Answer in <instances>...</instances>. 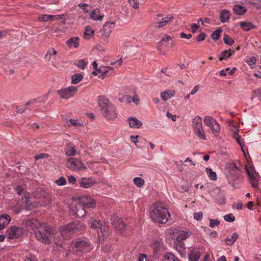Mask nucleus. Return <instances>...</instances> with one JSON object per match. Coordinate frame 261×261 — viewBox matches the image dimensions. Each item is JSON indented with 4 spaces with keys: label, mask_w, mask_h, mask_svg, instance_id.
Returning a JSON list of instances; mask_svg holds the SVG:
<instances>
[{
    "label": "nucleus",
    "mask_w": 261,
    "mask_h": 261,
    "mask_svg": "<svg viewBox=\"0 0 261 261\" xmlns=\"http://www.w3.org/2000/svg\"><path fill=\"white\" fill-rule=\"evenodd\" d=\"M205 34L203 33H200V34H199L197 38H196V40L198 42H200V41H203L205 38Z\"/></svg>",
    "instance_id": "60"
},
{
    "label": "nucleus",
    "mask_w": 261,
    "mask_h": 261,
    "mask_svg": "<svg viewBox=\"0 0 261 261\" xmlns=\"http://www.w3.org/2000/svg\"><path fill=\"white\" fill-rule=\"evenodd\" d=\"M246 171L249 177L257 175L254 168L252 166L247 167Z\"/></svg>",
    "instance_id": "47"
},
{
    "label": "nucleus",
    "mask_w": 261,
    "mask_h": 261,
    "mask_svg": "<svg viewBox=\"0 0 261 261\" xmlns=\"http://www.w3.org/2000/svg\"><path fill=\"white\" fill-rule=\"evenodd\" d=\"M97 184V180L93 176L83 177L79 180V187L83 189L90 188Z\"/></svg>",
    "instance_id": "12"
},
{
    "label": "nucleus",
    "mask_w": 261,
    "mask_h": 261,
    "mask_svg": "<svg viewBox=\"0 0 261 261\" xmlns=\"http://www.w3.org/2000/svg\"><path fill=\"white\" fill-rule=\"evenodd\" d=\"M38 19L40 21H43V22L47 21L49 20V15L48 14H44V15H41L38 17Z\"/></svg>",
    "instance_id": "59"
},
{
    "label": "nucleus",
    "mask_w": 261,
    "mask_h": 261,
    "mask_svg": "<svg viewBox=\"0 0 261 261\" xmlns=\"http://www.w3.org/2000/svg\"><path fill=\"white\" fill-rule=\"evenodd\" d=\"M239 235L237 233H233L230 238L226 239L225 242L227 245H231L238 239Z\"/></svg>",
    "instance_id": "39"
},
{
    "label": "nucleus",
    "mask_w": 261,
    "mask_h": 261,
    "mask_svg": "<svg viewBox=\"0 0 261 261\" xmlns=\"http://www.w3.org/2000/svg\"><path fill=\"white\" fill-rule=\"evenodd\" d=\"M78 202L85 208H94L96 206V201L90 195L85 194L79 196L77 198Z\"/></svg>",
    "instance_id": "10"
},
{
    "label": "nucleus",
    "mask_w": 261,
    "mask_h": 261,
    "mask_svg": "<svg viewBox=\"0 0 261 261\" xmlns=\"http://www.w3.org/2000/svg\"><path fill=\"white\" fill-rule=\"evenodd\" d=\"M123 62L122 58L121 57L119 60L115 62H112L110 63V65L114 66L115 67H119L121 65Z\"/></svg>",
    "instance_id": "55"
},
{
    "label": "nucleus",
    "mask_w": 261,
    "mask_h": 261,
    "mask_svg": "<svg viewBox=\"0 0 261 261\" xmlns=\"http://www.w3.org/2000/svg\"><path fill=\"white\" fill-rule=\"evenodd\" d=\"M169 236L173 242H182L190 237L188 231L180 230L175 228H171L169 230Z\"/></svg>",
    "instance_id": "7"
},
{
    "label": "nucleus",
    "mask_w": 261,
    "mask_h": 261,
    "mask_svg": "<svg viewBox=\"0 0 261 261\" xmlns=\"http://www.w3.org/2000/svg\"><path fill=\"white\" fill-rule=\"evenodd\" d=\"M94 31L90 27H86L84 33V38L85 39L89 40L94 35Z\"/></svg>",
    "instance_id": "30"
},
{
    "label": "nucleus",
    "mask_w": 261,
    "mask_h": 261,
    "mask_svg": "<svg viewBox=\"0 0 261 261\" xmlns=\"http://www.w3.org/2000/svg\"><path fill=\"white\" fill-rule=\"evenodd\" d=\"M83 76L80 73H76L71 76V83L72 84H77L79 83L83 79Z\"/></svg>",
    "instance_id": "35"
},
{
    "label": "nucleus",
    "mask_w": 261,
    "mask_h": 261,
    "mask_svg": "<svg viewBox=\"0 0 261 261\" xmlns=\"http://www.w3.org/2000/svg\"><path fill=\"white\" fill-rule=\"evenodd\" d=\"M97 102L102 116L107 120L114 121L117 118V109L108 98L99 96L97 98Z\"/></svg>",
    "instance_id": "2"
},
{
    "label": "nucleus",
    "mask_w": 261,
    "mask_h": 261,
    "mask_svg": "<svg viewBox=\"0 0 261 261\" xmlns=\"http://www.w3.org/2000/svg\"><path fill=\"white\" fill-rule=\"evenodd\" d=\"M11 217L7 214H2L0 216V231L3 230L10 222Z\"/></svg>",
    "instance_id": "18"
},
{
    "label": "nucleus",
    "mask_w": 261,
    "mask_h": 261,
    "mask_svg": "<svg viewBox=\"0 0 261 261\" xmlns=\"http://www.w3.org/2000/svg\"><path fill=\"white\" fill-rule=\"evenodd\" d=\"M90 17L91 19L95 21L101 20L103 15L100 13L99 9H95L91 12Z\"/></svg>",
    "instance_id": "22"
},
{
    "label": "nucleus",
    "mask_w": 261,
    "mask_h": 261,
    "mask_svg": "<svg viewBox=\"0 0 261 261\" xmlns=\"http://www.w3.org/2000/svg\"><path fill=\"white\" fill-rule=\"evenodd\" d=\"M71 248L73 252L77 256H81L92 249L89 243L83 240L72 241L71 244Z\"/></svg>",
    "instance_id": "4"
},
{
    "label": "nucleus",
    "mask_w": 261,
    "mask_h": 261,
    "mask_svg": "<svg viewBox=\"0 0 261 261\" xmlns=\"http://www.w3.org/2000/svg\"><path fill=\"white\" fill-rule=\"evenodd\" d=\"M70 210L77 217H82L86 214L84 207L78 202L77 199L71 204Z\"/></svg>",
    "instance_id": "13"
},
{
    "label": "nucleus",
    "mask_w": 261,
    "mask_h": 261,
    "mask_svg": "<svg viewBox=\"0 0 261 261\" xmlns=\"http://www.w3.org/2000/svg\"><path fill=\"white\" fill-rule=\"evenodd\" d=\"M129 126L132 128H139L142 125V122L135 117H129L127 119Z\"/></svg>",
    "instance_id": "17"
},
{
    "label": "nucleus",
    "mask_w": 261,
    "mask_h": 261,
    "mask_svg": "<svg viewBox=\"0 0 261 261\" xmlns=\"http://www.w3.org/2000/svg\"><path fill=\"white\" fill-rule=\"evenodd\" d=\"M111 25H114V22H107L103 26V29L100 31L101 34V39L102 40L104 43H108L109 42V39L111 34V31H106V27L108 26L111 27Z\"/></svg>",
    "instance_id": "16"
},
{
    "label": "nucleus",
    "mask_w": 261,
    "mask_h": 261,
    "mask_svg": "<svg viewBox=\"0 0 261 261\" xmlns=\"http://www.w3.org/2000/svg\"><path fill=\"white\" fill-rule=\"evenodd\" d=\"M171 217L168 209L161 203H155L150 211L151 219L159 223L165 224Z\"/></svg>",
    "instance_id": "3"
},
{
    "label": "nucleus",
    "mask_w": 261,
    "mask_h": 261,
    "mask_svg": "<svg viewBox=\"0 0 261 261\" xmlns=\"http://www.w3.org/2000/svg\"><path fill=\"white\" fill-rule=\"evenodd\" d=\"M15 190L17 194L20 197V199L25 204V208L27 210H31L33 207H37L39 203L36 202H31L30 194L23 188L20 186H17Z\"/></svg>",
    "instance_id": "5"
},
{
    "label": "nucleus",
    "mask_w": 261,
    "mask_h": 261,
    "mask_svg": "<svg viewBox=\"0 0 261 261\" xmlns=\"http://www.w3.org/2000/svg\"><path fill=\"white\" fill-rule=\"evenodd\" d=\"M175 95V91L173 90H168L161 93V98L165 101L168 100Z\"/></svg>",
    "instance_id": "25"
},
{
    "label": "nucleus",
    "mask_w": 261,
    "mask_h": 261,
    "mask_svg": "<svg viewBox=\"0 0 261 261\" xmlns=\"http://www.w3.org/2000/svg\"><path fill=\"white\" fill-rule=\"evenodd\" d=\"M67 167L70 170L74 171H81L85 170L87 167L82 161L77 158H71L67 160Z\"/></svg>",
    "instance_id": "8"
},
{
    "label": "nucleus",
    "mask_w": 261,
    "mask_h": 261,
    "mask_svg": "<svg viewBox=\"0 0 261 261\" xmlns=\"http://www.w3.org/2000/svg\"><path fill=\"white\" fill-rule=\"evenodd\" d=\"M85 228L83 223L74 222L60 228V233L56 232L50 226L44 224L34 234L39 241L45 244H49L51 238H54L55 243L61 244L62 238L65 239L68 238L71 233H78Z\"/></svg>",
    "instance_id": "1"
},
{
    "label": "nucleus",
    "mask_w": 261,
    "mask_h": 261,
    "mask_svg": "<svg viewBox=\"0 0 261 261\" xmlns=\"http://www.w3.org/2000/svg\"><path fill=\"white\" fill-rule=\"evenodd\" d=\"M25 261H36L35 256L32 254H29L25 259Z\"/></svg>",
    "instance_id": "64"
},
{
    "label": "nucleus",
    "mask_w": 261,
    "mask_h": 261,
    "mask_svg": "<svg viewBox=\"0 0 261 261\" xmlns=\"http://www.w3.org/2000/svg\"><path fill=\"white\" fill-rule=\"evenodd\" d=\"M66 43L70 48H77L79 45V39L78 37L70 38L67 41Z\"/></svg>",
    "instance_id": "29"
},
{
    "label": "nucleus",
    "mask_w": 261,
    "mask_h": 261,
    "mask_svg": "<svg viewBox=\"0 0 261 261\" xmlns=\"http://www.w3.org/2000/svg\"><path fill=\"white\" fill-rule=\"evenodd\" d=\"M192 125L193 130L203 126L201 118L199 116H195L192 119Z\"/></svg>",
    "instance_id": "23"
},
{
    "label": "nucleus",
    "mask_w": 261,
    "mask_h": 261,
    "mask_svg": "<svg viewBox=\"0 0 261 261\" xmlns=\"http://www.w3.org/2000/svg\"><path fill=\"white\" fill-rule=\"evenodd\" d=\"M220 224V222L217 219H210L209 226L211 228H214L215 226H218Z\"/></svg>",
    "instance_id": "52"
},
{
    "label": "nucleus",
    "mask_w": 261,
    "mask_h": 261,
    "mask_svg": "<svg viewBox=\"0 0 261 261\" xmlns=\"http://www.w3.org/2000/svg\"><path fill=\"white\" fill-rule=\"evenodd\" d=\"M101 74L99 75V77L104 79L106 76L110 75L114 72V68L110 66H101L100 69Z\"/></svg>",
    "instance_id": "20"
},
{
    "label": "nucleus",
    "mask_w": 261,
    "mask_h": 261,
    "mask_svg": "<svg viewBox=\"0 0 261 261\" xmlns=\"http://www.w3.org/2000/svg\"><path fill=\"white\" fill-rule=\"evenodd\" d=\"M56 183L58 186H64L66 184V179L64 177H60L56 181Z\"/></svg>",
    "instance_id": "54"
},
{
    "label": "nucleus",
    "mask_w": 261,
    "mask_h": 261,
    "mask_svg": "<svg viewBox=\"0 0 261 261\" xmlns=\"http://www.w3.org/2000/svg\"><path fill=\"white\" fill-rule=\"evenodd\" d=\"M254 96L257 97L260 101H261V89H257L254 90Z\"/></svg>",
    "instance_id": "61"
},
{
    "label": "nucleus",
    "mask_w": 261,
    "mask_h": 261,
    "mask_svg": "<svg viewBox=\"0 0 261 261\" xmlns=\"http://www.w3.org/2000/svg\"><path fill=\"white\" fill-rule=\"evenodd\" d=\"M230 18V13L228 10H223L220 13V20L223 23L227 22Z\"/></svg>",
    "instance_id": "32"
},
{
    "label": "nucleus",
    "mask_w": 261,
    "mask_h": 261,
    "mask_svg": "<svg viewBox=\"0 0 261 261\" xmlns=\"http://www.w3.org/2000/svg\"><path fill=\"white\" fill-rule=\"evenodd\" d=\"M224 219L227 222H231L234 221L235 217L232 214H229L225 215Z\"/></svg>",
    "instance_id": "51"
},
{
    "label": "nucleus",
    "mask_w": 261,
    "mask_h": 261,
    "mask_svg": "<svg viewBox=\"0 0 261 261\" xmlns=\"http://www.w3.org/2000/svg\"><path fill=\"white\" fill-rule=\"evenodd\" d=\"M193 133L199 139L202 140H206L205 133L203 129V126L193 130Z\"/></svg>",
    "instance_id": "24"
},
{
    "label": "nucleus",
    "mask_w": 261,
    "mask_h": 261,
    "mask_svg": "<svg viewBox=\"0 0 261 261\" xmlns=\"http://www.w3.org/2000/svg\"><path fill=\"white\" fill-rule=\"evenodd\" d=\"M44 224L34 219L27 220L25 222V225L27 226L28 229L33 231L34 234Z\"/></svg>",
    "instance_id": "15"
},
{
    "label": "nucleus",
    "mask_w": 261,
    "mask_h": 261,
    "mask_svg": "<svg viewBox=\"0 0 261 261\" xmlns=\"http://www.w3.org/2000/svg\"><path fill=\"white\" fill-rule=\"evenodd\" d=\"M130 5L134 9H137L139 7V0H128Z\"/></svg>",
    "instance_id": "49"
},
{
    "label": "nucleus",
    "mask_w": 261,
    "mask_h": 261,
    "mask_svg": "<svg viewBox=\"0 0 261 261\" xmlns=\"http://www.w3.org/2000/svg\"><path fill=\"white\" fill-rule=\"evenodd\" d=\"M222 32V30L220 29L216 30L212 34V38L215 41H217L219 39Z\"/></svg>",
    "instance_id": "42"
},
{
    "label": "nucleus",
    "mask_w": 261,
    "mask_h": 261,
    "mask_svg": "<svg viewBox=\"0 0 261 261\" xmlns=\"http://www.w3.org/2000/svg\"><path fill=\"white\" fill-rule=\"evenodd\" d=\"M203 122L205 125L211 128L212 133L215 137H218L220 135V125L215 119L210 116H205L203 118Z\"/></svg>",
    "instance_id": "6"
},
{
    "label": "nucleus",
    "mask_w": 261,
    "mask_h": 261,
    "mask_svg": "<svg viewBox=\"0 0 261 261\" xmlns=\"http://www.w3.org/2000/svg\"><path fill=\"white\" fill-rule=\"evenodd\" d=\"M162 244L163 242L161 241V240H157L153 241L151 246L154 252H158L160 250Z\"/></svg>",
    "instance_id": "37"
},
{
    "label": "nucleus",
    "mask_w": 261,
    "mask_h": 261,
    "mask_svg": "<svg viewBox=\"0 0 261 261\" xmlns=\"http://www.w3.org/2000/svg\"><path fill=\"white\" fill-rule=\"evenodd\" d=\"M199 28V26L196 23H193L191 24V31L193 33H195Z\"/></svg>",
    "instance_id": "62"
},
{
    "label": "nucleus",
    "mask_w": 261,
    "mask_h": 261,
    "mask_svg": "<svg viewBox=\"0 0 261 261\" xmlns=\"http://www.w3.org/2000/svg\"><path fill=\"white\" fill-rule=\"evenodd\" d=\"M250 182L253 188L256 189L258 185V178L257 175L249 177Z\"/></svg>",
    "instance_id": "40"
},
{
    "label": "nucleus",
    "mask_w": 261,
    "mask_h": 261,
    "mask_svg": "<svg viewBox=\"0 0 261 261\" xmlns=\"http://www.w3.org/2000/svg\"><path fill=\"white\" fill-rule=\"evenodd\" d=\"M134 102L136 105H138L140 103V99L138 97V96L136 95H134L133 97H132L131 101Z\"/></svg>",
    "instance_id": "63"
},
{
    "label": "nucleus",
    "mask_w": 261,
    "mask_h": 261,
    "mask_svg": "<svg viewBox=\"0 0 261 261\" xmlns=\"http://www.w3.org/2000/svg\"><path fill=\"white\" fill-rule=\"evenodd\" d=\"M117 222L118 223V225L115 223H114V225L116 228H117L118 229L121 230L124 227V224L123 223L122 219H118Z\"/></svg>",
    "instance_id": "53"
},
{
    "label": "nucleus",
    "mask_w": 261,
    "mask_h": 261,
    "mask_svg": "<svg viewBox=\"0 0 261 261\" xmlns=\"http://www.w3.org/2000/svg\"><path fill=\"white\" fill-rule=\"evenodd\" d=\"M66 15L64 14L62 15H49V20H55L59 19H65Z\"/></svg>",
    "instance_id": "48"
},
{
    "label": "nucleus",
    "mask_w": 261,
    "mask_h": 261,
    "mask_svg": "<svg viewBox=\"0 0 261 261\" xmlns=\"http://www.w3.org/2000/svg\"><path fill=\"white\" fill-rule=\"evenodd\" d=\"M200 257V254L199 252L192 250L191 251L190 255H189V259L191 261H198Z\"/></svg>",
    "instance_id": "36"
},
{
    "label": "nucleus",
    "mask_w": 261,
    "mask_h": 261,
    "mask_svg": "<svg viewBox=\"0 0 261 261\" xmlns=\"http://www.w3.org/2000/svg\"><path fill=\"white\" fill-rule=\"evenodd\" d=\"M223 41L226 44L228 45H232L234 42L233 39L229 37L227 34H225L223 38Z\"/></svg>",
    "instance_id": "46"
},
{
    "label": "nucleus",
    "mask_w": 261,
    "mask_h": 261,
    "mask_svg": "<svg viewBox=\"0 0 261 261\" xmlns=\"http://www.w3.org/2000/svg\"><path fill=\"white\" fill-rule=\"evenodd\" d=\"M240 25L244 31H248L255 28V27L250 22H241Z\"/></svg>",
    "instance_id": "34"
},
{
    "label": "nucleus",
    "mask_w": 261,
    "mask_h": 261,
    "mask_svg": "<svg viewBox=\"0 0 261 261\" xmlns=\"http://www.w3.org/2000/svg\"><path fill=\"white\" fill-rule=\"evenodd\" d=\"M57 54V51L54 48H51L47 51L45 55V58L49 61H52L55 59L54 56Z\"/></svg>",
    "instance_id": "33"
},
{
    "label": "nucleus",
    "mask_w": 261,
    "mask_h": 261,
    "mask_svg": "<svg viewBox=\"0 0 261 261\" xmlns=\"http://www.w3.org/2000/svg\"><path fill=\"white\" fill-rule=\"evenodd\" d=\"M132 97L129 95H124L122 97L119 99V101L123 102L126 105L130 104L131 102Z\"/></svg>",
    "instance_id": "45"
},
{
    "label": "nucleus",
    "mask_w": 261,
    "mask_h": 261,
    "mask_svg": "<svg viewBox=\"0 0 261 261\" xmlns=\"http://www.w3.org/2000/svg\"><path fill=\"white\" fill-rule=\"evenodd\" d=\"M233 10L234 13L237 15H243L247 11L246 8L241 5H235L233 8Z\"/></svg>",
    "instance_id": "31"
},
{
    "label": "nucleus",
    "mask_w": 261,
    "mask_h": 261,
    "mask_svg": "<svg viewBox=\"0 0 261 261\" xmlns=\"http://www.w3.org/2000/svg\"><path fill=\"white\" fill-rule=\"evenodd\" d=\"M77 92V88L70 86L57 91V93L62 99H67L74 96Z\"/></svg>",
    "instance_id": "9"
},
{
    "label": "nucleus",
    "mask_w": 261,
    "mask_h": 261,
    "mask_svg": "<svg viewBox=\"0 0 261 261\" xmlns=\"http://www.w3.org/2000/svg\"><path fill=\"white\" fill-rule=\"evenodd\" d=\"M173 18L172 15H168L162 18L161 20L154 23V27L156 28H161L170 22Z\"/></svg>",
    "instance_id": "19"
},
{
    "label": "nucleus",
    "mask_w": 261,
    "mask_h": 261,
    "mask_svg": "<svg viewBox=\"0 0 261 261\" xmlns=\"http://www.w3.org/2000/svg\"><path fill=\"white\" fill-rule=\"evenodd\" d=\"M174 249L180 254L185 253V244L182 242H173Z\"/></svg>",
    "instance_id": "27"
},
{
    "label": "nucleus",
    "mask_w": 261,
    "mask_h": 261,
    "mask_svg": "<svg viewBox=\"0 0 261 261\" xmlns=\"http://www.w3.org/2000/svg\"><path fill=\"white\" fill-rule=\"evenodd\" d=\"M7 232L8 238L11 239L18 238L23 233L22 228L16 226L10 227Z\"/></svg>",
    "instance_id": "14"
},
{
    "label": "nucleus",
    "mask_w": 261,
    "mask_h": 261,
    "mask_svg": "<svg viewBox=\"0 0 261 261\" xmlns=\"http://www.w3.org/2000/svg\"><path fill=\"white\" fill-rule=\"evenodd\" d=\"M162 261H181L178 257L170 252H166L164 254Z\"/></svg>",
    "instance_id": "26"
},
{
    "label": "nucleus",
    "mask_w": 261,
    "mask_h": 261,
    "mask_svg": "<svg viewBox=\"0 0 261 261\" xmlns=\"http://www.w3.org/2000/svg\"><path fill=\"white\" fill-rule=\"evenodd\" d=\"M68 181L69 184H75L76 181V177L72 175H70L67 176Z\"/></svg>",
    "instance_id": "57"
},
{
    "label": "nucleus",
    "mask_w": 261,
    "mask_h": 261,
    "mask_svg": "<svg viewBox=\"0 0 261 261\" xmlns=\"http://www.w3.org/2000/svg\"><path fill=\"white\" fill-rule=\"evenodd\" d=\"M203 214L201 212L195 213L194 214V218L197 221H200L202 220Z\"/></svg>",
    "instance_id": "56"
},
{
    "label": "nucleus",
    "mask_w": 261,
    "mask_h": 261,
    "mask_svg": "<svg viewBox=\"0 0 261 261\" xmlns=\"http://www.w3.org/2000/svg\"><path fill=\"white\" fill-rule=\"evenodd\" d=\"M205 172L207 174L208 178L212 180H216L217 176L215 172L213 171L210 168H206Z\"/></svg>",
    "instance_id": "38"
},
{
    "label": "nucleus",
    "mask_w": 261,
    "mask_h": 261,
    "mask_svg": "<svg viewBox=\"0 0 261 261\" xmlns=\"http://www.w3.org/2000/svg\"><path fill=\"white\" fill-rule=\"evenodd\" d=\"M65 152L66 155L69 156H73L77 154V151L75 145L71 143L66 144L65 149Z\"/></svg>",
    "instance_id": "21"
},
{
    "label": "nucleus",
    "mask_w": 261,
    "mask_h": 261,
    "mask_svg": "<svg viewBox=\"0 0 261 261\" xmlns=\"http://www.w3.org/2000/svg\"><path fill=\"white\" fill-rule=\"evenodd\" d=\"M75 64L77 67L82 69H84L86 65V63L84 60L77 61Z\"/></svg>",
    "instance_id": "50"
},
{
    "label": "nucleus",
    "mask_w": 261,
    "mask_h": 261,
    "mask_svg": "<svg viewBox=\"0 0 261 261\" xmlns=\"http://www.w3.org/2000/svg\"><path fill=\"white\" fill-rule=\"evenodd\" d=\"M256 61V58L254 57H251L246 61V62L249 66H252L255 64Z\"/></svg>",
    "instance_id": "58"
},
{
    "label": "nucleus",
    "mask_w": 261,
    "mask_h": 261,
    "mask_svg": "<svg viewBox=\"0 0 261 261\" xmlns=\"http://www.w3.org/2000/svg\"><path fill=\"white\" fill-rule=\"evenodd\" d=\"M89 227L92 229H98V233H99V229L102 233H103L108 229V227L105 223H101L99 220H96L93 218H90L88 221Z\"/></svg>",
    "instance_id": "11"
},
{
    "label": "nucleus",
    "mask_w": 261,
    "mask_h": 261,
    "mask_svg": "<svg viewBox=\"0 0 261 261\" xmlns=\"http://www.w3.org/2000/svg\"><path fill=\"white\" fill-rule=\"evenodd\" d=\"M171 37L168 35L164 36L161 39L160 43L161 46H166L168 44V42L171 41Z\"/></svg>",
    "instance_id": "43"
},
{
    "label": "nucleus",
    "mask_w": 261,
    "mask_h": 261,
    "mask_svg": "<svg viewBox=\"0 0 261 261\" xmlns=\"http://www.w3.org/2000/svg\"><path fill=\"white\" fill-rule=\"evenodd\" d=\"M134 182L136 186L140 188L144 185L145 181L142 178L136 177L134 179Z\"/></svg>",
    "instance_id": "44"
},
{
    "label": "nucleus",
    "mask_w": 261,
    "mask_h": 261,
    "mask_svg": "<svg viewBox=\"0 0 261 261\" xmlns=\"http://www.w3.org/2000/svg\"><path fill=\"white\" fill-rule=\"evenodd\" d=\"M234 53V50L230 49L229 50H223L219 57V61H222L224 60H226L231 57Z\"/></svg>",
    "instance_id": "28"
},
{
    "label": "nucleus",
    "mask_w": 261,
    "mask_h": 261,
    "mask_svg": "<svg viewBox=\"0 0 261 261\" xmlns=\"http://www.w3.org/2000/svg\"><path fill=\"white\" fill-rule=\"evenodd\" d=\"M67 124L68 126H80L82 125L83 123L80 120L71 119L68 120Z\"/></svg>",
    "instance_id": "41"
}]
</instances>
